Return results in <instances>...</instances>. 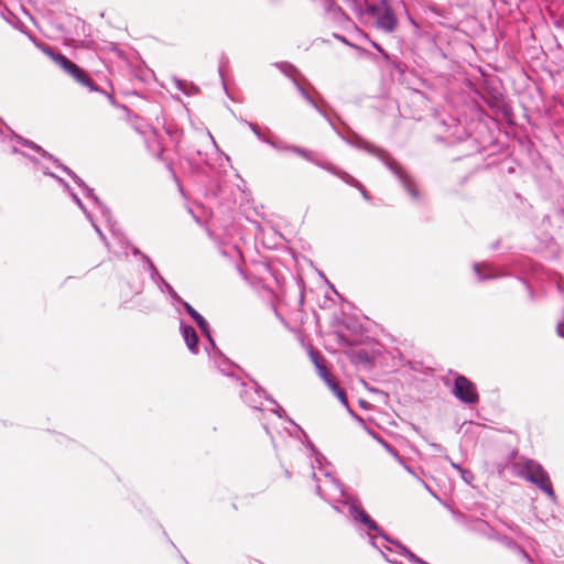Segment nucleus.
<instances>
[{
	"label": "nucleus",
	"mask_w": 564,
	"mask_h": 564,
	"mask_svg": "<svg viewBox=\"0 0 564 564\" xmlns=\"http://www.w3.org/2000/svg\"><path fill=\"white\" fill-rule=\"evenodd\" d=\"M324 477L323 482L317 478L316 485V492L321 498L328 501L338 513L348 514L356 523L364 525L368 530L369 543L375 549H379L375 541L377 535L389 540L376 521L370 518L357 501L344 492L340 484L329 473L325 471Z\"/></svg>",
	"instance_id": "obj_1"
},
{
	"label": "nucleus",
	"mask_w": 564,
	"mask_h": 564,
	"mask_svg": "<svg viewBox=\"0 0 564 564\" xmlns=\"http://www.w3.org/2000/svg\"><path fill=\"white\" fill-rule=\"evenodd\" d=\"M346 141L350 145L365 150L368 153L379 158L384 163V165L397 176L411 198L415 202H420L421 193L414 178L395 160H393L387 151L369 143L357 134H354Z\"/></svg>",
	"instance_id": "obj_2"
},
{
	"label": "nucleus",
	"mask_w": 564,
	"mask_h": 564,
	"mask_svg": "<svg viewBox=\"0 0 564 564\" xmlns=\"http://www.w3.org/2000/svg\"><path fill=\"white\" fill-rule=\"evenodd\" d=\"M517 475L525 480L534 484L543 491L552 502L557 501V497L552 487L549 474L543 469L540 463L534 459L524 458L514 465Z\"/></svg>",
	"instance_id": "obj_3"
},
{
	"label": "nucleus",
	"mask_w": 564,
	"mask_h": 564,
	"mask_svg": "<svg viewBox=\"0 0 564 564\" xmlns=\"http://www.w3.org/2000/svg\"><path fill=\"white\" fill-rule=\"evenodd\" d=\"M17 141L33 151L37 152L42 158L51 160L58 169L67 173L74 182L84 191V194L87 198L91 199L94 204L99 208L102 216L107 219V221H110V210L107 206H105L99 198L94 194V189L90 188L88 185L85 184V182L77 176L70 169L59 163L57 159H55L52 154L46 152L44 149H42L40 145L34 143L33 141L23 139L21 137H17Z\"/></svg>",
	"instance_id": "obj_4"
},
{
	"label": "nucleus",
	"mask_w": 564,
	"mask_h": 564,
	"mask_svg": "<svg viewBox=\"0 0 564 564\" xmlns=\"http://www.w3.org/2000/svg\"><path fill=\"white\" fill-rule=\"evenodd\" d=\"M234 382L237 387L240 388V398L251 409L262 412L263 400H267L273 405V408L270 409V411L273 414L278 415L279 417H282V413H284V410L276 403L275 400L269 398L265 391L262 388H260L257 382L251 381L249 383H246L240 381L238 378L234 379Z\"/></svg>",
	"instance_id": "obj_5"
},
{
	"label": "nucleus",
	"mask_w": 564,
	"mask_h": 564,
	"mask_svg": "<svg viewBox=\"0 0 564 564\" xmlns=\"http://www.w3.org/2000/svg\"><path fill=\"white\" fill-rule=\"evenodd\" d=\"M41 48L44 54L50 56L56 65H58L65 73L72 76L76 82L86 86L90 91H99L98 87L88 76V74L74 62L68 59L65 55L61 53H55L48 46H42Z\"/></svg>",
	"instance_id": "obj_6"
},
{
	"label": "nucleus",
	"mask_w": 564,
	"mask_h": 564,
	"mask_svg": "<svg viewBox=\"0 0 564 564\" xmlns=\"http://www.w3.org/2000/svg\"><path fill=\"white\" fill-rule=\"evenodd\" d=\"M367 13L376 19V28L384 33H392L398 25L397 17L387 0L367 7Z\"/></svg>",
	"instance_id": "obj_7"
},
{
	"label": "nucleus",
	"mask_w": 564,
	"mask_h": 564,
	"mask_svg": "<svg viewBox=\"0 0 564 564\" xmlns=\"http://www.w3.org/2000/svg\"><path fill=\"white\" fill-rule=\"evenodd\" d=\"M452 393L457 400L465 404H476L479 401L476 386L463 375L455 377Z\"/></svg>",
	"instance_id": "obj_8"
},
{
	"label": "nucleus",
	"mask_w": 564,
	"mask_h": 564,
	"mask_svg": "<svg viewBox=\"0 0 564 564\" xmlns=\"http://www.w3.org/2000/svg\"><path fill=\"white\" fill-rule=\"evenodd\" d=\"M142 260L147 263V270L150 272V278L158 285L160 291L162 293H167L174 302L182 301V297L175 292L172 285L159 273L151 259L147 254H142Z\"/></svg>",
	"instance_id": "obj_9"
},
{
	"label": "nucleus",
	"mask_w": 564,
	"mask_h": 564,
	"mask_svg": "<svg viewBox=\"0 0 564 564\" xmlns=\"http://www.w3.org/2000/svg\"><path fill=\"white\" fill-rule=\"evenodd\" d=\"M276 66L285 76L290 77L293 80V84L296 87L299 94L306 100V102L310 104L316 111H318L319 113H322L324 116V113H323L322 109L319 108V106L317 105V102L312 98V96L300 84V82L296 77L299 74L297 69L292 64H289V63H280V64H276Z\"/></svg>",
	"instance_id": "obj_10"
},
{
	"label": "nucleus",
	"mask_w": 564,
	"mask_h": 564,
	"mask_svg": "<svg viewBox=\"0 0 564 564\" xmlns=\"http://www.w3.org/2000/svg\"><path fill=\"white\" fill-rule=\"evenodd\" d=\"M290 152L292 153H295L296 155L305 159L306 161L317 165L318 167L332 173L333 175L336 174V172L338 171V167L335 166L334 164L329 163V162H326V161H321L318 159L315 158L314 153L307 149H304V148H301V147H297V145H294V147H290V148H286Z\"/></svg>",
	"instance_id": "obj_11"
},
{
	"label": "nucleus",
	"mask_w": 564,
	"mask_h": 564,
	"mask_svg": "<svg viewBox=\"0 0 564 564\" xmlns=\"http://www.w3.org/2000/svg\"><path fill=\"white\" fill-rule=\"evenodd\" d=\"M209 346L213 349V359L217 368L226 376L232 377L230 369L232 368V364L221 354V351L217 348L212 334L209 333V337H206Z\"/></svg>",
	"instance_id": "obj_12"
},
{
	"label": "nucleus",
	"mask_w": 564,
	"mask_h": 564,
	"mask_svg": "<svg viewBox=\"0 0 564 564\" xmlns=\"http://www.w3.org/2000/svg\"><path fill=\"white\" fill-rule=\"evenodd\" d=\"M180 330L189 351L196 355L198 352V336L195 328L181 321Z\"/></svg>",
	"instance_id": "obj_13"
},
{
	"label": "nucleus",
	"mask_w": 564,
	"mask_h": 564,
	"mask_svg": "<svg viewBox=\"0 0 564 564\" xmlns=\"http://www.w3.org/2000/svg\"><path fill=\"white\" fill-rule=\"evenodd\" d=\"M177 303L182 304L187 314L194 319V322L197 324L198 328L200 329L202 334L205 337H209V325L207 321L186 301L182 299V301H176Z\"/></svg>",
	"instance_id": "obj_14"
},
{
	"label": "nucleus",
	"mask_w": 564,
	"mask_h": 564,
	"mask_svg": "<svg viewBox=\"0 0 564 564\" xmlns=\"http://www.w3.org/2000/svg\"><path fill=\"white\" fill-rule=\"evenodd\" d=\"M325 13L333 18L337 22L348 21V15L343 9L335 2V0H323L321 2Z\"/></svg>",
	"instance_id": "obj_15"
},
{
	"label": "nucleus",
	"mask_w": 564,
	"mask_h": 564,
	"mask_svg": "<svg viewBox=\"0 0 564 564\" xmlns=\"http://www.w3.org/2000/svg\"><path fill=\"white\" fill-rule=\"evenodd\" d=\"M335 176L339 177L343 182H345L346 184L357 188L360 191L362 197L366 199V200H369L370 199V196L368 195L367 191L365 189V187L362 186V184L356 180L354 176H351L350 174H348L347 172L338 169V171L336 172Z\"/></svg>",
	"instance_id": "obj_16"
},
{
	"label": "nucleus",
	"mask_w": 564,
	"mask_h": 564,
	"mask_svg": "<svg viewBox=\"0 0 564 564\" xmlns=\"http://www.w3.org/2000/svg\"><path fill=\"white\" fill-rule=\"evenodd\" d=\"M73 200L76 203V205L84 212V214L86 215V217L90 220L94 229L96 230V232L99 235V237L102 239V241L106 243V246H108V242L106 240V237L104 235V232L101 231V229L98 227V225L95 224V221L93 220V217L90 215V213L86 209V207L84 206L83 202L80 200V198L77 196V194H75L72 188L69 187V189H66Z\"/></svg>",
	"instance_id": "obj_17"
},
{
	"label": "nucleus",
	"mask_w": 564,
	"mask_h": 564,
	"mask_svg": "<svg viewBox=\"0 0 564 564\" xmlns=\"http://www.w3.org/2000/svg\"><path fill=\"white\" fill-rule=\"evenodd\" d=\"M389 540H386L387 542L393 544L397 549V552L406 558H409L410 562L416 563V564H429L424 560L417 557L413 552L408 550L404 545H402L400 542L394 541L388 536Z\"/></svg>",
	"instance_id": "obj_18"
},
{
	"label": "nucleus",
	"mask_w": 564,
	"mask_h": 564,
	"mask_svg": "<svg viewBox=\"0 0 564 564\" xmlns=\"http://www.w3.org/2000/svg\"><path fill=\"white\" fill-rule=\"evenodd\" d=\"M481 268H484V269H486V270H488V271L491 269V268H490V265H489V264H487V263H485V264H482V265H481V264H479V263H474L473 269H474V272H475V274L477 275V278H478V280H479V281H485V280H489V279H496V278H498V275L492 274V273H488V274L484 275V274L481 273Z\"/></svg>",
	"instance_id": "obj_19"
},
{
	"label": "nucleus",
	"mask_w": 564,
	"mask_h": 564,
	"mask_svg": "<svg viewBox=\"0 0 564 564\" xmlns=\"http://www.w3.org/2000/svg\"><path fill=\"white\" fill-rule=\"evenodd\" d=\"M410 475H412L416 480L417 482H420L433 497H435L436 499H438L437 495L432 490V488L423 480L421 479L417 474L409 466L405 464V462L401 465Z\"/></svg>",
	"instance_id": "obj_20"
},
{
	"label": "nucleus",
	"mask_w": 564,
	"mask_h": 564,
	"mask_svg": "<svg viewBox=\"0 0 564 564\" xmlns=\"http://www.w3.org/2000/svg\"><path fill=\"white\" fill-rule=\"evenodd\" d=\"M333 392L337 397V399L340 401V403L350 411L345 390L343 388H340L339 386H334Z\"/></svg>",
	"instance_id": "obj_21"
},
{
	"label": "nucleus",
	"mask_w": 564,
	"mask_h": 564,
	"mask_svg": "<svg viewBox=\"0 0 564 564\" xmlns=\"http://www.w3.org/2000/svg\"><path fill=\"white\" fill-rule=\"evenodd\" d=\"M370 43L381 54L382 58L386 61L387 64L391 65L392 67H397L391 56L378 43L373 41H371Z\"/></svg>",
	"instance_id": "obj_22"
},
{
	"label": "nucleus",
	"mask_w": 564,
	"mask_h": 564,
	"mask_svg": "<svg viewBox=\"0 0 564 564\" xmlns=\"http://www.w3.org/2000/svg\"><path fill=\"white\" fill-rule=\"evenodd\" d=\"M41 169L43 171V173L45 175H48L51 177H54L61 185H63L65 187V189H69V184L67 182H65L62 177H58L57 175H55L54 173L50 172L48 171V167L44 166V165H41Z\"/></svg>",
	"instance_id": "obj_23"
},
{
	"label": "nucleus",
	"mask_w": 564,
	"mask_h": 564,
	"mask_svg": "<svg viewBox=\"0 0 564 564\" xmlns=\"http://www.w3.org/2000/svg\"><path fill=\"white\" fill-rule=\"evenodd\" d=\"M310 357H311V360L314 364L315 368L323 365L324 362H326L325 359L322 356H319L317 352H315L314 350H312L310 352Z\"/></svg>",
	"instance_id": "obj_24"
},
{
	"label": "nucleus",
	"mask_w": 564,
	"mask_h": 564,
	"mask_svg": "<svg viewBox=\"0 0 564 564\" xmlns=\"http://www.w3.org/2000/svg\"><path fill=\"white\" fill-rule=\"evenodd\" d=\"M264 142L269 143L273 149H275L278 151H289L285 148L292 147L291 144L278 143V142H274V141H271V140H264Z\"/></svg>",
	"instance_id": "obj_25"
},
{
	"label": "nucleus",
	"mask_w": 564,
	"mask_h": 564,
	"mask_svg": "<svg viewBox=\"0 0 564 564\" xmlns=\"http://www.w3.org/2000/svg\"><path fill=\"white\" fill-rule=\"evenodd\" d=\"M459 473H460L462 479L466 484H470L474 480V475L470 470L463 468V469H460Z\"/></svg>",
	"instance_id": "obj_26"
},
{
	"label": "nucleus",
	"mask_w": 564,
	"mask_h": 564,
	"mask_svg": "<svg viewBox=\"0 0 564 564\" xmlns=\"http://www.w3.org/2000/svg\"><path fill=\"white\" fill-rule=\"evenodd\" d=\"M507 544H508V546L517 547V549L519 550V552L521 553V555H522V556H523L528 562H531V558H530V556L528 555V553H527L524 550H522L521 547H519V546L517 545V543H516V542H513V541H511V540H510V541H508V543H507Z\"/></svg>",
	"instance_id": "obj_27"
},
{
	"label": "nucleus",
	"mask_w": 564,
	"mask_h": 564,
	"mask_svg": "<svg viewBox=\"0 0 564 564\" xmlns=\"http://www.w3.org/2000/svg\"><path fill=\"white\" fill-rule=\"evenodd\" d=\"M324 382L328 386V388L333 391L334 386H338V383L334 380L330 373H327V377L322 378Z\"/></svg>",
	"instance_id": "obj_28"
},
{
	"label": "nucleus",
	"mask_w": 564,
	"mask_h": 564,
	"mask_svg": "<svg viewBox=\"0 0 564 564\" xmlns=\"http://www.w3.org/2000/svg\"><path fill=\"white\" fill-rule=\"evenodd\" d=\"M324 382L328 386V388L333 391L334 386H338V383L334 380L330 373H327V377L322 378Z\"/></svg>",
	"instance_id": "obj_29"
},
{
	"label": "nucleus",
	"mask_w": 564,
	"mask_h": 564,
	"mask_svg": "<svg viewBox=\"0 0 564 564\" xmlns=\"http://www.w3.org/2000/svg\"><path fill=\"white\" fill-rule=\"evenodd\" d=\"M249 128L252 130V132L257 135L258 139L264 141L265 139H263L262 134L260 133V131L258 130V127L252 123V122H249V121H245Z\"/></svg>",
	"instance_id": "obj_30"
},
{
	"label": "nucleus",
	"mask_w": 564,
	"mask_h": 564,
	"mask_svg": "<svg viewBox=\"0 0 564 564\" xmlns=\"http://www.w3.org/2000/svg\"><path fill=\"white\" fill-rule=\"evenodd\" d=\"M316 370H317V373L321 378L323 377H327V373H329L327 367H326V362H324L323 365L316 367Z\"/></svg>",
	"instance_id": "obj_31"
},
{
	"label": "nucleus",
	"mask_w": 564,
	"mask_h": 564,
	"mask_svg": "<svg viewBox=\"0 0 564 564\" xmlns=\"http://www.w3.org/2000/svg\"><path fill=\"white\" fill-rule=\"evenodd\" d=\"M373 437L382 445V447L389 453L392 452V448L384 440L373 435Z\"/></svg>",
	"instance_id": "obj_32"
},
{
	"label": "nucleus",
	"mask_w": 564,
	"mask_h": 564,
	"mask_svg": "<svg viewBox=\"0 0 564 564\" xmlns=\"http://www.w3.org/2000/svg\"><path fill=\"white\" fill-rule=\"evenodd\" d=\"M323 491L327 494L333 501L336 500L335 497L337 492L334 489H332L330 487H323Z\"/></svg>",
	"instance_id": "obj_33"
},
{
	"label": "nucleus",
	"mask_w": 564,
	"mask_h": 564,
	"mask_svg": "<svg viewBox=\"0 0 564 564\" xmlns=\"http://www.w3.org/2000/svg\"><path fill=\"white\" fill-rule=\"evenodd\" d=\"M389 454L400 464L402 465L404 463V459L399 455V453L392 448V452H389Z\"/></svg>",
	"instance_id": "obj_34"
},
{
	"label": "nucleus",
	"mask_w": 564,
	"mask_h": 564,
	"mask_svg": "<svg viewBox=\"0 0 564 564\" xmlns=\"http://www.w3.org/2000/svg\"><path fill=\"white\" fill-rule=\"evenodd\" d=\"M377 550L381 553V555L383 556V558H384L387 562H389V563H391V564H402L401 562H398V561H395V560H391V558H389V557L387 556V554L384 553V551H383V549H382L381 546H379V549H377Z\"/></svg>",
	"instance_id": "obj_35"
},
{
	"label": "nucleus",
	"mask_w": 564,
	"mask_h": 564,
	"mask_svg": "<svg viewBox=\"0 0 564 564\" xmlns=\"http://www.w3.org/2000/svg\"><path fill=\"white\" fill-rule=\"evenodd\" d=\"M451 511H452L453 516L456 518L457 521L465 522L466 516L464 513L455 511L453 509Z\"/></svg>",
	"instance_id": "obj_36"
},
{
	"label": "nucleus",
	"mask_w": 564,
	"mask_h": 564,
	"mask_svg": "<svg viewBox=\"0 0 564 564\" xmlns=\"http://www.w3.org/2000/svg\"><path fill=\"white\" fill-rule=\"evenodd\" d=\"M556 333L560 337L564 338V321L557 323L556 325Z\"/></svg>",
	"instance_id": "obj_37"
},
{
	"label": "nucleus",
	"mask_w": 564,
	"mask_h": 564,
	"mask_svg": "<svg viewBox=\"0 0 564 564\" xmlns=\"http://www.w3.org/2000/svg\"><path fill=\"white\" fill-rule=\"evenodd\" d=\"M131 251L134 256H139L142 259V252L137 247H131Z\"/></svg>",
	"instance_id": "obj_38"
},
{
	"label": "nucleus",
	"mask_w": 564,
	"mask_h": 564,
	"mask_svg": "<svg viewBox=\"0 0 564 564\" xmlns=\"http://www.w3.org/2000/svg\"><path fill=\"white\" fill-rule=\"evenodd\" d=\"M12 152H13V153H20V151L18 150V148H17V147H13V148H12ZM21 154H22V155H25V156L30 158L32 161L36 162V160H34L33 158H31L29 154H26V153H24V152H21Z\"/></svg>",
	"instance_id": "obj_39"
},
{
	"label": "nucleus",
	"mask_w": 564,
	"mask_h": 564,
	"mask_svg": "<svg viewBox=\"0 0 564 564\" xmlns=\"http://www.w3.org/2000/svg\"><path fill=\"white\" fill-rule=\"evenodd\" d=\"M525 286H527V289H528V291H529L530 299H531V300H533V299H534V292H533V290H532L528 284H525Z\"/></svg>",
	"instance_id": "obj_40"
},
{
	"label": "nucleus",
	"mask_w": 564,
	"mask_h": 564,
	"mask_svg": "<svg viewBox=\"0 0 564 564\" xmlns=\"http://www.w3.org/2000/svg\"><path fill=\"white\" fill-rule=\"evenodd\" d=\"M451 465L453 468L457 469L458 471H460V469H463V467L459 464H456L454 462H451Z\"/></svg>",
	"instance_id": "obj_41"
},
{
	"label": "nucleus",
	"mask_w": 564,
	"mask_h": 564,
	"mask_svg": "<svg viewBox=\"0 0 564 564\" xmlns=\"http://www.w3.org/2000/svg\"><path fill=\"white\" fill-rule=\"evenodd\" d=\"M118 239H119V241H120L121 243H124V242H126V241H124V236H122V235L118 236Z\"/></svg>",
	"instance_id": "obj_42"
},
{
	"label": "nucleus",
	"mask_w": 564,
	"mask_h": 564,
	"mask_svg": "<svg viewBox=\"0 0 564 564\" xmlns=\"http://www.w3.org/2000/svg\"><path fill=\"white\" fill-rule=\"evenodd\" d=\"M383 549H384L386 551H388V552H392V551H393V549H392L391 546H388V545H384V546H383Z\"/></svg>",
	"instance_id": "obj_43"
},
{
	"label": "nucleus",
	"mask_w": 564,
	"mask_h": 564,
	"mask_svg": "<svg viewBox=\"0 0 564 564\" xmlns=\"http://www.w3.org/2000/svg\"><path fill=\"white\" fill-rule=\"evenodd\" d=\"M336 37H337L338 40H340L341 42H344V43L348 44V42L346 41V39H345V37H343V36H336Z\"/></svg>",
	"instance_id": "obj_44"
},
{
	"label": "nucleus",
	"mask_w": 564,
	"mask_h": 564,
	"mask_svg": "<svg viewBox=\"0 0 564 564\" xmlns=\"http://www.w3.org/2000/svg\"><path fill=\"white\" fill-rule=\"evenodd\" d=\"M263 427L267 431V433H269V429H268V425L265 423H263Z\"/></svg>",
	"instance_id": "obj_45"
},
{
	"label": "nucleus",
	"mask_w": 564,
	"mask_h": 564,
	"mask_svg": "<svg viewBox=\"0 0 564 564\" xmlns=\"http://www.w3.org/2000/svg\"><path fill=\"white\" fill-rule=\"evenodd\" d=\"M433 447L438 448L440 446L435 443L432 444Z\"/></svg>",
	"instance_id": "obj_46"
}]
</instances>
